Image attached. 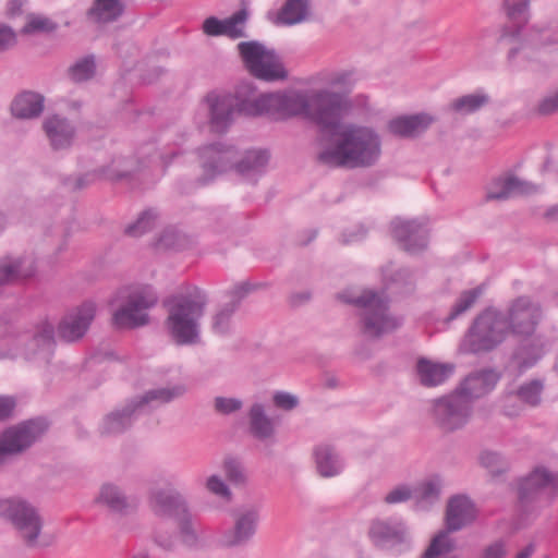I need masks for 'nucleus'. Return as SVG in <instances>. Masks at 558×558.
Returning <instances> with one entry per match:
<instances>
[{
  "instance_id": "30",
  "label": "nucleus",
  "mask_w": 558,
  "mask_h": 558,
  "mask_svg": "<svg viewBox=\"0 0 558 558\" xmlns=\"http://www.w3.org/2000/svg\"><path fill=\"white\" fill-rule=\"evenodd\" d=\"M544 389L543 381L539 379H532L522 384L518 389L508 391L504 397V413L507 416L519 415L518 409H510L509 402L519 400L530 407H536L541 403V396Z\"/></svg>"
},
{
  "instance_id": "60",
  "label": "nucleus",
  "mask_w": 558,
  "mask_h": 558,
  "mask_svg": "<svg viewBox=\"0 0 558 558\" xmlns=\"http://www.w3.org/2000/svg\"><path fill=\"white\" fill-rule=\"evenodd\" d=\"M16 44V35L13 29L4 24H0V53L4 52Z\"/></svg>"
},
{
  "instance_id": "52",
  "label": "nucleus",
  "mask_w": 558,
  "mask_h": 558,
  "mask_svg": "<svg viewBox=\"0 0 558 558\" xmlns=\"http://www.w3.org/2000/svg\"><path fill=\"white\" fill-rule=\"evenodd\" d=\"M481 464L486 468L493 475H499L505 472L506 464L499 453L493 451H484L481 457Z\"/></svg>"
},
{
  "instance_id": "48",
  "label": "nucleus",
  "mask_w": 558,
  "mask_h": 558,
  "mask_svg": "<svg viewBox=\"0 0 558 558\" xmlns=\"http://www.w3.org/2000/svg\"><path fill=\"white\" fill-rule=\"evenodd\" d=\"M248 13L245 8L239 10L230 17L222 20V31L223 35L236 39L241 37H245V33L242 27L239 25H243L247 20Z\"/></svg>"
},
{
  "instance_id": "4",
  "label": "nucleus",
  "mask_w": 558,
  "mask_h": 558,
  "mask_svg": "<svg viewBox=\"0 0 558 558\" xmlns=\"http://www.w3.org/2000/svg\"><path fill=\"white\" fill-rule=\"evenodd\" d=\"M338 298L360 308L361 331L367 338L379 339L402 325L399 318L390 314L388 301L376 292L364 291L356 298L339 294Z\"/></svg>"
},
{
  "instance_id": "61",
  "label": "nucleus",
  "mask_w": 558,
  "mask_h": 558,
  "mask_svg": "<svg viewBox=\"0 0 558 558\" xmlns=\"http://www.w3.org/2000/svg\"><path fill=\"white\" fill-rule=\"evenodd\" d=\"M37 345L50 347L54 342V328L50 324H45L34 336Z\"/></svg>"
},
{
  "instance_id": "2",
  "label": "nucleus",
  "mask_w": 558,
  "mask_h": 558,
  "mask_svg": "<svg viewBox=\"0 0 558 558\" xmlns=\"http://www.w3.org/2000/svg\"><path fill=\"white\" fill-rule=\"evenodd\" d=\"M208 299L206 293L194 288L189 294L172 295L165 300L168 308L166 327L172 340L180 345L198 340V319L204 315Z\"/></svg>"
},
{
  "instance_id": "64",
  "label": "nucleus",
  "mask_w": 558,
  "mask_h": 558,
  "mask_svg": "<svg viewBox=\"0 0 558 558\" xmlns=\"http://www.w3.org/2000/svg\"><path fill=\"white\" fill-rule=\"evenodd\" d=\"M16 407L15 399L8 396H0V422L10 418Z\"/></svg>"
},
{
  "instance_id": "63",
  "label": "nucleus",
  "mask_w": 558,
  "mask_h": 558,
  "mask_svg": "<svg viewBox=\"0 0 558 558\" xmlns=\"http://www.w3.org/2000/svg\"><path fill=\"white\" fill-rule=\"evenodd\" d=\"M203 32L208 36L223 35L222 20H219L215 16L207 17L203 23Z\"/></svg>"
},
{
  "instance_id": "6",
  "label": "nucleus",
  "mask_w": 558,
  "mask_h": 558,
  "mask_svg": "<svg viewBox=\"0 0 558 558\" xmlns=\"http://www.w3.org/2000/svg\"><path fill=\"white\" fill-rule=\"evenodd\" d=\"M474 518V506L468 497L454 496L450 498L446 510L447 529L433 537L421 558H438L453 551L456 542L449 536V533L463 529L472 523Z\"/></svg>"
},
{
  "instance_id": "5",
  "label": "nucleus",
  "mask_w": 558,
  "mask_h": 558,
  "mask_svg": "<svg viewBox=\"0 0 558 558\" xmlns=\"http://www.w3.org/2000/svg\"><path fill=\"white\" fill-rule=\"evenodd\" d=\"M508 328L502 312L486 308L468 328L460 349L470 354H486L497 349L507 338Z\"/></svg>"
},
{
  "instance_id": "35",
  "label": "nucleus",
  "mask_w": 558,
  "mask_h": 558,
  "mask_svg": "<svg viewBox=\"0 0 558 558\" xmlns=\"http://www.w3.org/2000/svg\"><path fill=\"white\" fill-rule=\"evenodd\" d=\"M454 365L450 363H435L425 357L418 359L416 373L420 383L425 387H436L452 376Z\"/></svg>"
},
{
  "instance_id": "43",
  "label": "nucleus",
  "mask_w": 558,
  "mask_h": 558,
  "mask_svg": "<svg viewBox=\"0 0 558 558\" xmlns=\"http://www.w3.org/2000/svg\"><path fill=\"white\" fill-rule=\"evenodd\" d=\"M274 94H260L252 99H238V112L246 116H260L267 113L272 116Z\"/></svg>"
},
{
  "instance_id": "28",
  "label": "nucleus",
  "mask_w": 558,
  "mask_h": 558,
  "mask_svg": "<svg viewBox=\"0 0 558 558\" xmlns=\"http://www.w3.org/2000/svg\"><path fill=\"white\" fill-rule=\"evenodd\" d=\"M313 17L312 0H284L272 23L278 26H294L310 22Z\"/></svg>"
},
{
  "instance_id": "46",
  "label": "nucleus",
  "mask_w": 558,
  "mask_h": 558,
  "mask_svg": "<svg viewBox=\"0 0 558 558\" xmlns=\"http://www.w3.org/2000/svg\"><path fill=\"white\" fill-rule=\"evenodd\" d=\"M58 28V24L44 15L29 13L26 16V23L22 27L21 33L24 35H33L39 33H52Z\"/></svg>"
},
{
  "instance_id": "49",
  "label": "nucleus",
  "mask_w": 558,
  "mask_h": 558,
  "mask_svg": "<svg viewBox=\"0 0 558 558\" xmlns=\"http://www.w3.org/2000/svg\"><path fill=\"white\" fill-rule=\"evenodd\" d=\"M96 65L93 56L84 57L75 62L70 69L69 74L74 82H84L92 78L95 74Z\"/></svg>"
},
{
  "instance_id": "36",
  "label": "nucleus",
  "mask_w": 558,
  "mask_h": 558,
  "mask_svg": "<svg viewBox=\"0 0 558 558\" xmlns=\"http://www.w3.org/2000/svg\"><path fill=\"white\" fill-rule=\"evenodd\" d=\"M247 416L248 432L255 439L267 441L275 437V422L267 415L263 403H253L248 410Z\"/></svg>"
},
{
  "instance_id": "41",
  "label": "nucleus",
  "mask_w": 558,
  "mask_h": 558,
  "mask_svg": "<svg viewBox=\"0 0 558 558\" xmlns=\"http://www.w3.org/2000/svg\"><path fill=\"white\" fill-rule=\"evenodd\" d=\"M124 11L123 0H93L86 17L96 24H109L118 21Z\"/></svg>"
},
{
  "instance_id": "8",
  "label": "nucleus",
  "mask_w": 558,
  "mask_h": 558,
  "mask_svg": "<svg viewBox=\"0 0 558 558\" xmlns=\"http://www.w3.org/2000/svg\"><path fill=\"white\" fill-rule=\"evenodd\" d=\"M351 109V101L344 94L318 89L308 96L307 119L322 132L337 133L343 116Z\"/></svg>"
},
{
  "instance_id": "44",
  "label": "nucleus",
  "mask_w": 558,
  "mask_h": 558,
  "mask_svg": "<svg viewBox=\"0 0 558 558\" xmlns=\"http://www.w3.org/2000/svg\"><path fill=\"white\" fill-rule=\"evenodd\" d=\"M489 102L486 94H469L454 99L450 104V108L461 114H471L478 111L482 107Z\"/></svg>"
},
{
  "instance_id": "1",
  "label": "nucleus",
  "mask_w": 558,
  "mask_h": 558,
  "mask_svg": "<svg viewBox=\"0 0 558 558\" xmlns=\"http://www.w3.org/2000/svg\"><path fill=\"white\" fill-rule=\"evenodd\" d=\"M381 138L371 126L351 124L338 133L332 147L319 151L317 160L331 168L366 169L379 161Z\"/></svg>"
},
{
  "instance_id": "50",
  "label": "nucleus",
  "mask_w": 558,
  "mask_h": 558,
  "mask_svg": "<svg viewBox=\"0 0 558 558\" xmlns=\"http://www.w3.org/2000/svg\"><path fill=\"white\" fill-rule=\"evenodd\" d=\"M182 544L187 548H195L198 545V535L194 527L191 513L187 512L177 520Z\"/></svg>"
},
{
  "instance_id": "20",
  "label": "nucleus",
  "mask_w": 558,
  "mask_h": 558,
  "mask_svg": "<svg viewBox=\"0 0 558 558\" xmlns=\"http://www.w3.org/2000/svg\"><path fill=\"white\" fill-rule=\"evenodd\" d=\"M558 488V478L544 468H536L519 483L518 497L520 505L527 508L530 504L538 500L545 490Z\"/></svg>"
},
{
  "instance_id": "14",
  "label": "nucleus",
  "mask_w": 558,
  "mask_h": 558,
  "mask_svg": "<svg viewBox=\"0 0 558 558\" xmlns=\"http://www.w3.org/2000/svg\"><path fill=\"white\" fill-rule=\"evenodd\" d=\"M157 302L158 295L151 287L146 286L136 290L128 296L125 304L114 312L112 323L119 329L145 326L149 322L145 311L154 307Z\"/></svg>"
},
{
  "instance_id": "32",
  "label": "nucleus",
  "mask_w": 558,
  "mask_h": 558,
  "mask_svg": "<svg viewBox=\"0 0 558 558\" xmlns=\"http://www.w3.org/2000/svg\"><path fill=\"white\" fill-rule=\"evenodd\" d=\"M45 108V97L33 90H23L12 100L10 110L13 117L20 120L38 118Z\"/></svg>"
},
{
  "instance_id": "17",
  "label": "nucleus",
  "mask_w": 558,
  "mask_h": 558,
  "mask_svg": "<svg viewBox=\"0 0 558 558\" xmlns=\"http://www.w3.org/2000/svg\"><path fill=\"white\" fill-rule=\"evenodd\" d=\"M259 508L250 506L240 510L234 517L233 527L223 532L221 545L227 548L246 545L256 532Z\"/></svg>"
},
{
  "instance_id": "42",
  "label": "nucleus",
  "mask_w": 558,
  "mask_h": 558,
  "mask_svg": "<svg viewBox=\"0 0 558 558\" xmlns=\"http://www.w3.org/2000/svg\"><path fill=\"white\" fill-rule=\"evenodd\" d=\"M315 460L318 473L324 477L339 474L342 464L338 454L329 446H319L315 450Z\"/></svg>"
},
{
  "instance_id": "23",
  "label": "nucleus",
  "mask_w": 558,
  "mask_h": 558,
  "mask_svg": "<svg viewBox=\"0 0 558 558\" xmlns=\"http://www.w3.org/2000/svg\"><path fill=\"white\" fill-rule=\"evenodd\" d=\"M126 159L119 158L112 161L111 166L100 168L93 172L81 174L76 178L65 177L62 184L71 192H77L93 184L98 178H105L111 181H119L131 175L129 168L121 167Z\"/></svg>"
},
{
  "instance_id": "11",
  "label": "nucleus",
  "mask_w": 558,
  "mask_h": 558,
  "mask_svg": "<svg viewBox=\"0 0 558 558\" xmlns=\"http://www.w3.org/2000/svg\"><path fill=\"white\" fill-rule=\"evenodd\" d=\"M0 518L9 521L28 547L37 544L43 520L37 509L27 500L11 497L0 500Z\"/></svg>"
},
{
  "instance_id": "54",
  "label": "nucleus",
  "mask_w": 558,
  "mask_h": 558,
  "mask_svg": "<svg viewBox=\"0 0 558 558\" xmlns=\"http://www.w3.org/2000/svg\"><path fill=\"white\" fill-rule=\"evenodd\" d=\"M413 498V489L408 485H399L390 490L384 498L388 505L405 502Z\"/></svg>"
},
{
  "instance_id": "13",
  "label": "nucleus",
  "mask_w": 558,
  "mask_h": 558,
  "mask_svg": "<svg viewBox=\"0 0 558 558\" xmlns=\"http://www.w3.org/2000/svg\"><path fill=\"white\" fill-rule=\"evenodd\" d=\"M48 428L49 423L44 417L23 421L0 434V445L10 458L22 454L39 441Z\"/></svg>"
},
{
  "instance_id": "39",
  "label": "nucleus",
  "mask_w": 558,
  "mask_h": 558,
  "mask_svg": "<svg viewBox=\"0 0 558 558\" xmlns=\"http://www.w3.org/2000/svg\"><path fill=\"white\" fill-rule=\"evenodd\" d=\"M269 161V153L266 149L247 150L244 156L238 160L234 159L233 168L247 180H254L259 177Z\"/></svg>"
},
{
  "instance_id": "3",
  "label": "nucleus",
  "mask_w": 558,
  "mask_h": 558,
  "mask_svg": "<svg viewBox=\"0 0 558 558\" xmlns=\"http://www.w3.org/2000/svg\"><path fill=\"white\" fill-rule=\"evenodd\" d=\"M504 7L508 23L501 27L498 43L510 46L507 54L508 62L517 68H522L517 62V57L527 60L530 49L545 43L535 39L534 28L530 31L529 37L523 34L530 17V0H504Z\"/></svg>"
},
{
  "instance_id": "53",
  "label": "nucleus",
  "mask_w": 558,
  "mask_h": 558,
  "mask_svg": "<svg viewBox=\"0 0 558 558\" xmlns=\"http://www.w3.org/2000/svg\"><path fill=\"white\" fill-rule=\"evenodd\" d=\"M272 402L276 408L283 411H292L300 403L296 396L287 391H276L272 396Z\"/></svg>"
},
{
  "instance_id": "22",
  "label": "nucleus",
  "mask_w": 558,
  "mask_h": 558,
  "mask_svg": "<svg viewBox=\"0 0 558 558\" xmlns=\"http://www.w3.org/2000/svg\"><path fill=\"white\" fill-rule=\"evenodd\" d=\"M518 343L512 350L511 362L520 373L535 366L545 354L544 337L536 332L531 336H517Z\"/></svg>"
},
{
  "instance_id": "34",
  "label": "nucleus",
  "mask_w": 558,
  "mask_h": 558,
  "mask_svg": "<svg viewBox=\"0 0 558 558\" xmlns=\"http://www.w3.org/2000/svg\"><path fill=\"white\" fill-rule=\"evenodd\" d=\"M186 392L184 385L149 389L141 396L132 398L140 413L146 408H156L181 398Z\"/></svg>"
},
{
  "instance_id": "37",
  "label": "nucleus",
  "mask_w": 558,
  "mask_h": 558,
  "mask_svg": "<svg viewBox=\"0 0 558 558\" xmlns=\"http://www.w3.org/2000/svg\"><path fill=\"white\" fill-rule=\"evenodd\" d=\"M96 501L105 506L110 512L119 515H126L134 509L124 492L111 483L101 485Z\"/></svg>"
},
{
  "instance_id": "16",
  "label": "nucleus",
  "mask_w": 558,
  "mask_h": 558,
  "mask_svg": "<svg viewBox=\"0 0 558 558\" xmlns=\"http://www.w3.org/2000/svg\"><path fill=\"white\" fill-rule=\"evenodd\" d=\"M268 287V283H251L242 281L234 284L226 292L228 301L219 304L211 316V330L219 336H226L231 331L232 317L240 308L242 301L253 291Z\"/></svg>"
},
{
  "instance_id": "19",
  "label": "nucleus",
  "mask_w": 558,
  "mask_h": 558,
  "mask_svg": "<svg viewBox=\"0 0 558 558\" xmlns=\"http://www.w3.org/2000/svg\"><path fill=\"white\" fill-rule=\"evenodd\" d=\"M96 313L93 302H84L75 311L66 314L58 326V336L65 342L81 339L89 328Z\"/></svg>"
},
{
  "instance_id": "58",
  "label": "nucleus",
  "mask_w": 558,
  "mask_h": 558,
  "mask_svg": "<svg viewBox=\"0 0 558 558\" xmlns=\"http://www.w3.org/2000/svg\"><path fill=\"white\" fill-rule=\"evenodd\" d=\"M206 487L210 493L221 498H225L227 500H230L231 498V492L229 487L218 475L209 476L206 483Z\"/></svg>"
},
{
  "instance_id": "24",
  "label": "nucleus",
  "mask_w": 558,
  "mask_h": 558,
  "mask_svg": "<svg viewBox=\"0 0 558 558\" xmlns=\"http://www.w3.org/2000/svg\"><path fill=\"white\" fill-rule=\"evenodd\" d=\"M140 414L133 400L130 399L123 407L107 413L101 420L98 432L101 436H118L130 429Z\"/></svg>"
},
{
  "instance_id": "59",
  "label": "nucleus",
  "mask_w": 558,
  "mask_h": 558,
  "mask_svg": "<svg viewBox=\"0 0 558 558\" xmlns=\"http://www.w3.org/2000/svg\"><path fill=\"white\" fill-rule=\"evenodd\" d=\"M328 84L332 87H342L350 89L353 85V72L352 71H341L333 73L329 80Z\"/></svg>"
},
{
  "instance_id": "25",
  "label": "nucleus",
  "mask_w": 558,
  "mask_h": 558,
  "mask_svg": "<svg viewBox=\"0 0 558 558\" xmlns=\"http://www.w3.org/2000/svg\"><path fill=\"white\" fill-rule=\"evenodd\" d=\"M43 130L54 150L71 147L76 134L75 125L68 118L60 114L47 117L43 122Z\"/></svg>"
},
{
  "instance_id": "47",
  "label": "nucleus",
  "mask_w": 558,
  "mask_h": 558,
  "mask_svg": "<svg viewBox=\"0 0 558 558\" xmlns=\"http://www.w3.org/2000/svg\"><path fill=\"white\" fill-rule=\"evenodd\" d=\"M156 219L157 213L154 209H146L140 214L134 222L126 226L124 232L129 236H142L154 228Z\"/></svg>"
},
{
  "instance_id": "15",
  "label": "nucleus",
  "mask_w": 558,
  "mask_h": 558,
  "mask_svg": "<svg viewBox=\"0 0 558 558\" xmlns=\"http://www.w3.org/2000/svg\"><path fill=\"white\" fill-rule=\"evenodd\" d=\"M505 315L508 333L512 336H531L542 320L543 311L538 302L527 295L514 299Z\"/></svg>"
},
{
  "instance_id": "55",
  "label": "nucleus",
  "mask_w": 558,
  "mask_h": 558,
  "mask_svg": "<svg viewBox=\"0 0 558 558\" xmlns=\"http://www.w3.org/2000/svg\"><path fill=\"white\" fill-rule=\"evenodd\" d=\"M223 470L227 478L234 484H241L244 482L245 476L241 463L232 458L226 459L223 463Z\"/></svg>"
},
{
  "instance_id": "12",
  "label": "nucleus",
  "mask_w": 558,
  "mask_h": 558,
  "mask_svg": "<svg viewBox=\"0 0 558 558\" xmlns=\"http://www.w3.org/2000/svg\"><path fill=\"white\" fill-rule=\"evenodd\" d=\"M472 413L473 405L470 399L457 390L432 401V418L444 433H453L463 428L469 423Z\"/></svg>"
},
{
  "instance_id": "62",
  "label": "nucleus",
  "mask_w": 558,
  "mask_h": 558,
  "mask_svg": "<svg viewBox=\"0 0 558 558\" xmlns=\"http://www.w3.org/2000/svg\"><path fill=\"white\" fill-rule=\"evenodd\" d=\"M506 555V543L499 539L486 546L478 558H505Z\"/></svg>"
},
{
  "instance_id": "56",
  "label": "nucleus",
  "mask_w": 558,
  "mask_h": 558,
  "mask_svg": "<svg viewBox=\"0 0 558 558\" xmlns=\"http://www.w3.org/2000/svg\"><path fill=\"white\" fill-rule=\"evenodd\" d=\"M243 403L236 398L216 397L215 398V410L221 414H231L239 411Z\"/></svg>"
},
{
  "instance_id": "45",
  "label": "nucleus",
  "mask_w": 558,
  "mask_h": 558,
  "mask_svg": "<svg viewBox=\"0 0 558 558\" xmlns=\"http://www.w3.org/2000/svg\"><path fill=\"white\" fill-rule=\"evenodd\" d=\"M483 294V287L463 291L456 303L452 305L450 313L448 314L446 322H452L459 316L468 312Z\"/></svg>"
},
{
  "instance_id": "21",
  "label": "nucleus",
  "mask_w": 558,
  "mask_h": 558,
  "mask_svg": "<svg viewBox=\"0 0 558 558\" xmlns=\"http://www.w3.org/2000/svg\"><path fill=\"white\" fill-rule=\"evenodd\" d=\"M209 111L210 130L215 133H225L238 112V98L232 95H219L210 93L206 96Z\"/></svg>"
},
{
  "instance_id": "29",
  "label": "nucleus",
  "mask_w": 558,
  "mask_h": 558,
  "mask_svg": "<svg viewBox=\"0 0 558 558\" xmlns=\"http://www.w3.org/2000/svg\"><path fill=\"white\" fill-rule=\"evenodd\" d=\"M535 186L515 175L500 177L493 182L486 194L488 201H505L515 195H526L535 192Z\"/></svg>"
},
{
  "instance_id": "40",
  "label": "nucleus",
  "mask_w": 558,
  "mask_h": 558,
  "mask_svg": "<svg viewBox=\"0 0 558 558\" xmlns=\"http://www.w3.org/2000/svg\"><path fill=\"white\" fill-rule=\"evenodd\" d=\"M442 480L439 475H433L421 482L413 489L415 510H429L440 499Z\"/></svg>"
},
{
  "instance_id": "38",
  "label": "nucleus",
  "mask_w": 558,
  "mask_h": 558,
  "mask_svg": "<svg viewBox=\"0 0 558 558\" xmlns=\"http://www.w3.org/2000/svg\"><path fill=\"white\" fill-rule=\"evenodd\" d=\"M35 266L24 257L5 256L0 258V286L11 284L35 274Z\"/></svg>"
},
{
  "instance_id": "31",
  "label": "nucleus",
  "mask_w": 558,
  "mask_h": 558,
  "mask_svg": "<svg viewBox=\"0 0 558 558\" xmlns=\"http://www.w3.org/2000/svg\"><path fill=\"white\" fill-rule=\"evenodd\" d=\"M433 118L426 113L397 117L388 122V131L398 137L411 138L425 132Z\"/></svg>"
},
{
  "instance_id": "57",
  "label": "nucleus",
  "mask_w": 558,
  "mask_h": 558,
  "mask_svg": "<svg viewBox=\"0 0 558 558\" xmlns=\"http://www.w3.org/2000/svg\"><path fill=\"white\" fill-rule=\"evenodd\" d=\"M536 111L539 116L558 113V89L542 98L537 105Z\"/></svg>"
},
{
  "instance_id": "10",
  "label": "nucleus",
  "mask_w": 558,
  "mask_h": 558,
  "mask_svg": "<svg viewBox=\"0 0 558 558\" xmlns=\"http://www.w3.org/2000/svg\"><path fill=\"white\" fill-rule=\"evenodd\" d=\"M239 53L250 73L262 81L275 82L288 77L280 58L275 50H268L258 41H242L238 45Z\"/></svg>"
},
{
  "instance_id": "26",
  "label": "nucleus",
  "mask_w": 558,
  "mask_h": 558,
  "mask_svg": "<svg viewBox=\"0 0 558 558\" xmlns=\"http://www.w3.org/2000/svg\"><path fill=\"white\" fill-rule=\"evenodd\" d=\"M500 379V374L495 369H482L471 373L456 389L459 393L470 399L473 405L474 400L490 392Z\"/></svg>"
},
{
  "instance_id": "33",
  "label": "nucleus",
  "mask_w": 558,
  "mask_h": 558,
  "mask_svg": "<svg viewBox=\"0 0 558 558\" xmlns=\"http://www.w3.org/2000/svg\"><path fill=\"white\" fill-rule=\"evenodd\" d=\"M308 96L303 94H274L272 117L288 119L295 116L307 118Z\"/></svg>"
},
{
  "instance_id": "27",
  "label": "nucleus",
  "mask_w": 558,
  "mask_h": 558,
  "mask_svg": "<svg viewBox=\"0 0 558 558\" xmlns=\"http://www.w3.org/2000/svg\"><path fill=\"white\" fill-rule=\"evenodd\" d=\"M151 509L158 517L178 520L189 511L184 497L173 489H157L151 495Z\"/></svg>"
},
{
  "instance_id": "7",
  "label": "nucleus",
  "mask_w": 558,
  "mask_h": 558,
  "mask_svg": "<svg viewBox=\"0 0 558 558\" xmlns=\"http://www.w3.org/2000/svg\"><path fill=\"white\" fill-rule=\"evenodd\" d=\"M196 151L203 172L194 181H189L186 184L180 182L179 190L181 194H189L195 189L213 183L217 177L233 169V162L238 156L233 146L220 142L198 147Z\"/></svg>"
},
{
  "instance_id": "9",
  "label": "nucleus",
  "mask_w": 558,
  "mask_h": 558,
  "mask_svg": "<svg viewBox=\"0 0 558 558\" xmlns=\"http://www.w3.org/2000/svg\"><path fill=\"white\" fill-rule=\"evenodd\" d=\"M367 536L377 550L393 556H401L413 547L410 527L401 519H373L369 522Z\"/></svg>"
},
{
  "instance_id": "51",
  "label": "nucleus",
  "mask_w": 558,
  "mask_h": 558,
  "mask_svg": "<svg viewBox=\"0 0 558 558\" xmlns=\"http://www.w3.org/2000/svg\"><path fill=\"white\" fill-rule=\"evenodd\" d=\"M153 543L163 551L171 553L177 547V536L172 531L156 527L151 534Z\"/></svg>"
},
{
  "instance_id": "18",
  "label": "nucleus",
  "mask_w": 558,
  "mask_h": 558,
  "mask_svg": "<svg viewBox=\"0 0 558 558\" xmlns=\"http://www.w3.org/2000/svg\"><path fill=\"white\" fill-rule=\"evenodd\" d=\"M391 232L403 250L411 254L418 253L427 246L428 230L426 225L417 219L395 218L391 221Z\"/></svg>"
}]
</instances>
